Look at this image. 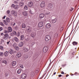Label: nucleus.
<instances>
[{"label": "nucleus", "instance_id": "1", "mask_svg": "<svg viewBox=\"0 0 79 79\" xmlns=\"http://www.w3.org/2000/svg\"><path fill=\"white\" fill-rule=\"evenodd\" d=\"M11 13L13 16H15V17H17V15L18 14L16 11H15V10H12L11 11Z\"/></svg>", "mask_w": 79, "mask_h": 79}, {"label": "nucleus", "instance_id": "2", "mask_svg": "<svg viewBox=\"0 0 79 79\" xmlns=\"http://www.w3.org/2000/svg\"><path fill=\"white\" fill-rule=\"evenodd\" d=\"M51 39V37L49 35H46V37H45V40L46 41L48 42V41H50V39Z\"/></svg>", "mask_w": 79, "mask_h": 79}, {"label": "nucleus", "instance_id": "3", "mask_svg": "<svg viewBox=\"0 0 79 79\" xmlns=\"http://www.w3.org/2000/svg\"><path fill=\"white\" fill-rule=\"evenodd\" d=\"M48 48L47 46H45L43 50V52L44 53H46L47 51H48Z\"/></svg>", "mask_w": 79, "mask_h": 79}, {"label": "nucleus", "instance_id": "4", "mask_svg": "<svg viewBox=\"0 0 79 79\" xmlns=\"http://www.w3.org/2000/svg\"><path fill=\"white\" fill-rule=\"evenodd\" d=\"M26 74L25 73L22 74L21 76V79H25V78H26Z\"/></svg>", "mask_w": 79, "mask_h": 79}, {"label": "nucleus", "instance_id": "5", "mask_svg": "<svg viewBox=\"0 0 79 79\" xmlns=\"http://www.w3.org/2000/svg\"><path fill=\"white\" fill-rule=\"evenodd\" d=\"M40 6L41 8H44L45 6V3L44 2H42L40 3Z\"/></svg>", "mask_w": 79, "mask_h": 79}, {"label": "nucleus", "instance_id": "6", "mask_svg": "<svg viewBox=\"0 0 79 79\" xmlns=\"http://www.w3.org/2000/svg\"><path fill=\"white\" fill-rule=\"evenodd\" d=\"M14 40L15 42H17V43H18L19 42V40L16 37H14Z\"/></svg>", "mask_w": 79, "mask_h": 79}, {"label": "nucleus", "instance_id": "7", "mask_svg": "<svg viewBox=\"0 0 79 79\" xmlns=\"http://www.w3.org/2000/svg\"><path fill=\"white\" fill-rule=\"evenodd\" d=\"M43 26L44 23H43V22H40L38 24V27H43Z\"/></svg>", "mask_w": 79, "mask_h": 79}, {"label": "nucleus", "instance_id": "8", "mask_svg": "<svg viewBox=\"0 0 79 79\" xmlns=\"http://www.w3.org/2000/svg\"><path fill=\"white\" fill-rule=\"evenodd\" d=\"M33 5V3L32 2H28V6H29V7H31V6H32Z\"/></svg>", "mask_w": 79, "mask_h": 79}, {"label": "nucleus", "instance_id": "9", "mask_svg": "<svg viewBox=\"0 0 79 79\" xmlns=\"http://www.w3.org/2000/svg\"><path fill=\"white\" fill-rule=\"evenodd\" d=\"M44 16L45 15L43 14H41L39 15V18L40 19H42V18H44Z\"/></svg>", "mask_w": 79, "mask_h": 79}, {"label": "nucleus", "instance_id": "10", "mask_svg": "<svg viewBox=\"0 0 79 79\" xmlns=\"http://www.w3.org/2000/svg\"><path fill=\"white\" fill-rule=\"evenodd\" d=\"M23 45H24V43L23 42H20L18 46H19V47H22L23 46Z\"/></svg>", "mask_w": 79, "mask_h": 79}, {"label": "nucleus", "instance_id": "11", "mask_svg": "<svg viewBox=\"0 0 79 79\" xmlns=\"http://www.w3.org/2000/svg\"><path fill=\"white\" fill-rule=\"evenodd\" d=\"M46 27L48 29H49L51 27V24L50 23H48L46 25Z\"/></svg>", "mask_w": 79, "mask_h": 79}, {"label": "nucleus", "instance_id": "12", "mask_svg": "<svg viewBox=\"0 0 79 79\" xmlns=\"http://www.w3.org/2000/svg\"><path fill=\"white\" fill-rule=\"evenodd\" d=\"M23 51L24 52H27L29 51V49L26 48H23Z\"/></svg>", "mask_w": 79, "mask_h": 79}, {"label": "nucleus", "instance_id": "13", "mask_svg": "<svg viewBox=\"0 0 79 79\" xmlns=\"http://www.w3.org/2000/svg\"><path fill=\"white\" fill-rule=\"evenodd\" d=\"M9 54V52L6 51L4 52V55L5 56L7 57L8 56V55Z\"/></svg>", "mask_w": 79, "mask_h": 79}, {"label": "nucleus", "instance_id": "14", "mask_svg": "<svg viewBox=\"0 0 79 79\" xmlns=\"http://www.w3.org/2000/svg\"><path fill=\"white\" fill-rule=\"evenodd\" d=\"M17 56L18 58H19L21 57V53L20 52H19L17 53Z\"/></svg>", "mask_w": 79, "mask_h": 79}, {"label": "nucleus", "instance_id": "15", "mask_svg": "<svg viewBox=\"0 0 79 79\" xmlns=\"http://www.w3.org/2000/svg\"><path fill=\"white\" fill-rule=\"evenodd\" d=\"M27 30L28 33H30L31 32V29L29 27L27 28Z\"/></svg>", "mask_w": 79, "mask_h": 79}, {"label": "nucleus", "instance_id": "16", "mask_svg": "<svg viewBox=\"0 0 79 79\" xmlns=\"http://www.w3.org/2000/svg\"><path fill=\"white\" fill-rule=\"evenodd\" d=\"M23 16H26L27 15V12L26 11H24L23 12Z\"/></svg>", "mask_w": 79, "mask_h": 79}, {"label": "nucleus", "instance_id": "17", "mask_svg": "<svg viewBox=\"0 0 79 79\" xmlns=\"http://www.w3.org/2000/svg\"><path fill=\"white\" fill-rule=\"evenodd\" d=\"M48 7L49 8H52L53 7V5L52 4H49Z\"/></svg>", "mask_w": 79, "mask_h": 79}, {"label": "nucleus", "instance_id": "18", "mask_svg": "<svg viewBox=\"0 0 79 79\" xmlns=\"http://www.w3.org/2000/svg\"><path fill=\"white\" fill-rule=\"evenodd\" d=\"M4 37H7V38H9L10 39V37L9 36V35H8V34H5L4 35Z\"/></svg>", "mask_w": 79, "mask_h": 79}, {"label": "nucleus", "instance_id": "19", "mask_svg": "<svg viewBox=\"0 0 79 79\" xmlns=\"http://www.w3.org/2000/svg\"><path fill=\"white\" fill-rule=\"evenodd\" d=\"M9 52L10 53V54L12 55V54H13V53L14 52V51L11 49H10L9 51Z\"/></svg>", "mask_w": 79, "mask_h": 79}, {"label": "nucleus", "instance_id": "20", "mask_svg": "<svg viewBox=\"0 0 79 79\" xmlns=\"http://www.w3.org/2000/svg\"><path fill=\"white\" fill-rule=\"evenodd\" d=\"M16 61H13L12 62V66H15L16 64Z\"/></svg>", "mask_w": 79, "mask_h": 79}, {"label": "nucleus", "instance_id": "21", "mask_svg": "<svg viewBox=\"0 0 79 79\" xmlns=\"http://www.w3.org/2000/svg\"><path fill=\"white\" fill-rule=\"evenodd\" d=\"M50 13L49 11V10L47 9L46 10V13H45V15H49L50 14Z\"/></svg>", "mask_w": 79, "mask_h": 79}, {"label": "nucleus", "instance_id": "22", "mask_svg": "<svg viewBox=\"0 0 79 79\" xmlns=\"http://www.w3.org/2000/svg\"><path fill=\"white\" fill-rule=\"evenodd\" d=\"M77 44H78V43L76 41H73L72 42V44L73 45H77Z\"/></svg>", "mask_w": 79, "mask_h": 79}, {"label": "nucleus", "instance_id": "23", "mask_svg": "<svg viewBox=\"0 0 79 79\" xmlns=\"http://www.w3.org/2000/svg\"><path fill=\"white\" fill-rule=\"evenodd\" d=\"M56 22V18H55L52 20V23H55Z\"/></svg>", "mask_w": 79, "mask_h": 79}, {"label": "nucleus", "instance_id": "24", "mask_svg": "<svg viewBox=\"0 0 79 79\" xmlns=\"http://www.w3.org/2000/svg\"><path fill=\"white\" fill-rule=\"evenodd\" d=\"M8 30L9 32H11V31H12V28L11 27H9L8 28Z\"/></svg>", "mask_w": 79, "mask_h": 79}, {"label": "nucleus", "instance_id": "25", "mask_svg": "<svg viewBox=\"0 0 79 79\" xmlns=\"http://www.w3.org/2000/svg\"><path fill=\"white\" fill-rule=\"evenodd\" d=\"M24 39V35H21L20 36V40H23Z\"/></svg>", "mask_w": 79, "mask_h": 79}, {"label": "nucleus", "instance_id": "26", "mask_svg": "<svg viewBox=\"0 0 79 79\" xmlns=\"http://www.w3.org/2000/svg\"><path fill=\"white\" fill-rule=\"evenodd\" d=\"M2 63H4V64H6L7 63V61H6V60H3L2 61Z\"/></svg>", "mask_w": 79, "mask_h": 79}, {"label": "nucleus", "instance_id": "27", "mask_svg": "<svg viewBox=\"0 0 79 79\" xmlns=\"http://www.w3.org/2000/svg\"><path fill=\"white\" fill-rule=\"evenodd\" d=\"M23 2L22 1L20 2L19 3L20 6H23Z\"/></svg>", "mask_w": 79, "mask_h": 79}, {"label": "nucleus", "instance_id": "28", "mask_svg": "<svg viewBox=\"0 0 79 79\" xmlns=\"http://www.w3.org/2000/svg\"><path fill=\"white\" fill-rule=\"evenodd\" d=\"M18 8H19V6L16 5L15 6L14 8H15V9H18Z\"/></svg>", "mask_w": 79, "mask_h": 79}, {"label": "nucleus", "instance_id": "29", "mask_svg": "<svg viewBox=\"0 0 79 79\" xmlns=\"http://www.w3.org/2000/svg\"><path fill=\"white\" fill-rule=\"evenodd\" d=\"M22 28H26V25L24 23H23L22 24Z\"/></svg>", "mask_w": 79, "mask_h": 79}, {"label": "nucleus", "instance_id": "30", "mask_svg": "<svg viewBox=\"0 0 79 79\" xmlns=\"http://www.w3.org/2000/svg\"><path fill=\"white\" fill-rule=\"evenodd\" d=\"M58 33H55V34L54 35V37L55 38H56L57 37H58Z\"/></svg>", "mask_w": 79, "mask_h": 79}, {"label": "nucleus", "instance_id": "31", "mask_svg": "<svg viewBox=\"0 0 79 79\" xmlns=\"http://www.w3.org/2000/svg\"><path fill=\"white\" fill-rule=\"evenodd\" d=\"M21 73V69H19L17 71V73L18 74H19L20 73Z\"/></svg>", "mask_w": 79, "mask_h": 79}, {"label": "nucleus", "instance_id": "32", "mask_svg": "<svg viewBox=\"0 0 79 79\" xmlns=\"http://www.w3.org/2000/svg\"><path fill=\"white\" fill-rule=\"evenodd\" d=\"M4 22V23L5 24V25H7V24H8V22H7L6 21V20H4L3 21Z\"/></svg>", "mask_w": 79, "mask_h": 79}, {"label": "nucleus", "instance_id": "33", "mask_svg": "<svg viewBox=\"0 0 79 79\" xmlns=\"http://www.w3.org/2000/svg\"><path fill=\"white\" fill-rule=\"evenodd\" d=\"M16 35L17 36V37H19L20 36V33L18 32L16 33Z\"/></svg>", "mask_w": 79, "mask_h": 79}, {"label": "nucleus", "instance_id": "34", "mask_svg": "<svg viewBox=\"0 0 79 79\" xmlns=\"http://www.w3.org/2000/svg\"><path fill=\"white\" fill-rule=\"evenodd\" d=\"M6 20L7 21V22H8V23H10V19L8 18H7L6 19Z\"/></svg>", "mask_w": 79, "mask_h": 79}, {"label": "nucleus", "instance_id": "35", "mask_svg": "<svg viewBox=\"0 0 79 79\" xmlns=\"http://www.w3.org/2000/svg\"><path fill=\"white\" fill-rule=\"evenodd\" d=\"M3 39H4V40H7V39H9L8 38H7V37L3 36L2 37Z\"/></svg>", "mask_w": 79, "mask_h": 79}, {"label": "nucleus", "instance_id": "36", "mask_svg": "<svg viewBox=\"0 0 79 79\" xmlns=\"http://www.w3.org/2000/svg\"><path fill=\"white\" fill-rule=\"evenodd\" d=\"M30 43L28 44V46L29 47H32V44L31 43V41L29 42Z\"/></svg>", "mask_w": 79, "mask_h": 79}, {"label": "nucleus", "instance_id": "37", "mask_svg": "<svg viewBox=\"0 0 79 79\" xmlns=\"http://www.w3.org/2000/svg\"><path fill=\"white\" fill-rule=\"evenodd\" d=\"M27 9H28L27 6H25L24 7V10H27Z\"/></svg>", "mask_w": 79, "mask_h": 79}, {"label": "nucleus", "instance_id": "38", "mask_svg": "<svg viewBox=\"0 0 79 79\" xmlns=\"http://www.w3.org/2000/svg\"><path fill=\"white\" fill-rule=\"evenodd\" d=\"M0 24L2 26H5V25L3 23H2V22H0Z\"/></svg>", "mask_w": 79, "mask_h": 79}, {"label": "nucleus", "instance_id": "39", "mask_svg": "<svg viewBox=\"0 0 79 79\" xmlns=\"http://www.w3.org/2000/svg\"><path fill=\"white\" fill-rule=\"evenodd\" d=\"M31 37H33V38H34V37H35V36H34V34L33 33H31Z\"/></svg>", "mask_w": 79, "mask_h": 79}, {"label": "nucleus", "instance_id": "40", "mask_svg": "<svg viewBox=\"0 0 79 79\" xmlns=\"http://www.w3.org/2000/svg\"><path fill=\"white\" fill-rule=\"evenodd\" d=\"M13 47H15L16 46V43H14L13 44Z\"/></svg>", "mask_w": 79, "mask_h": 79}, {"label": "nucleus", "instance_id": "41", "mask_svg": "<svg viewBox=\"0 0 79 79\" xmlns=\"http://www.w3.org/2000/svg\"><path fill=\"white\" fill-rule=\"evenodd\" d=\"M25 58L26 59H27L28 58V57H29V56L27 55H25Z\"/></svg>", "mask_w": 79, "mask_h": 79}, {"label": "nucleus", "instance_id": "42", "mask_svg": "<svg viewBox=\"0 0 79 79\" xmlns=\"http://www.w3.org/2000/svg\"><path fill=\"white\" fill-rule=\"evenodd\" d=\"M35 74V73H34V72H32L31 73V76H34V75Z\"/></svg>", "mask_w": 79, "mask_h": 79}, {"label": "nucleus", "instance_id": "43", "mask_svg": "<svg viewBox=\"0 0 79 79\" xmlns=\"http://www.w3.org/2000/svg\"><path fill=\"white\" fill-rule=\"evenodd\" d=\"M0 49L1 50H3V46H0Z\"/></svg>", "mask_w": 79, "mask_h": 79}, {"label": "nucleus", "instance_id": "44", "mask_svg": "<svg viewBox=\"0 0 79 79\" xmlns=\"http://www.w3.org/2000/svg\"><path fill=\"white\" fill-rule=\"evenodd\" d=\"M13 33L14 35H16V31H13Z\"/></svg>", "mask_w": 79, "mask_h": 79}, {"label": "nucleus", "instance_id": "45", "mask_svg": "<svg viewBox=\"0 0 79 79\" xmlns=\"http://www.w3.org/2000/svg\"><path fill=\"white\" fill-rule=\"evenodd\" d=\"M15 5L14 4H12V5H11V8H12V7H13V8H14V7H15Z\"/></svg>", "mask_w": 79, "mask_h": 79}, {"label": "nucleus", "instance_id": "46", "mask_svg": "<svg viewBox=\"0 0 79 79\" xmlns=\"http://www.w3.org/2000/svg\"><path fill=\"white\" fill-rule=\"evenodd\" d=\"M20 67L22 69H23V68H24V66H23V65H21L20 66Z\"/></svg>", "mask_w": 79, "mask_h": 79}, {"label": "nucleus", "instance_id": "47", "mask_svg": "<svg viewBox=\"0 0 79 79\" xmlns=\"http://www.w3.org/2000/svg\"><path fill=\"white\" fill-rule=\"evenodd\" d=\"M8 16H9V17H10V18L11 19H13V18H12V17H12V16H11V15H10L9 14L8 15Z\"/></svg>", "mask_w": 79, "mask_h": 79}, {"label": "nucleus", "instance_id": "48", "mask_svg": "<svg viewBox=\"0 0 79 79\" xmlns=\"http://www.w3.org/2000/svg\"><path fill=\"white\" fill-rule=\"evenodd\" d=\"M15 48L16 50H18L19 48L18 47L16 46L15 47Z\"/></svg>", "mask_w": 79, "mask_h": 79}, {"label": "nucleus", "instance_id": "49", "mask_svg": "<svg viewBox=\"0 0 79 79\" xmlns=\"http://www.w3.org/2000/svg\"><path fill=\"white\" fill-rule=\"evenodd\" d=\"M0 56H3V53L2 52H0Z\"/></svg>", "mask_w": 79, "mask_h": 79}, {"label": "nucleus", "instance_id": "50", "mask_svg": "<svg viewBox=\"0 0 79 79\" xmlns=\"http://www.w3.org/2000/svg\"><path fill=\"white\" fill-rule=\"evenodd\" d=\"M10 13V11L8 10L7 11V14H9Z\"/></svg>", "mask_w": 79, "mask_h": 79}, {"label": "nucleus", "instance_id": "51", "mask_svg": "<svg viewBox=\"0 0 79 79\" xmlns=\"http://www.w3.org/2000/svg\"><path fill=\"white\" fill-rule=\"evenodd\" d=\"M3 29V27H0V31H2V30Z\"/></svg>", "mask_w": 79, "mask_h": 79}, {"label": "nucleus", "instance_id": "52", "mask_svg": "<svg viewBox=\"0 0 79 79\" xmlns=\"http://www.w3.org/2000/svg\"><path fill=\"white\" fill-rule=\"evenodd\" d=\"M14 3H16V4H18V2L16 1H15L14 2Z\"/></svg>", "mask_w": 79, "mask_h": 79}, {"label": "nucleus", "instance_id": "53", "mask_svg": "<svg viewBox=\"0 0 79 79\" xmlns=\"http://www.w3.org/2000/svg\"><path fill=\"white\" fill-rule=\"evenodd\" d=\"M10 42V41H9L7 42V44L8 45H9V44Z\"/></svg>", "mask_w": 79, "mask_h": 79}, {"label": "nucleus", "instance_id": "54", "mask_svg": "<svg viewBox=\"0 0 79 79\" xmlns=\"http://www.w3.org/2000/svg\"><path fill=\"white\" fill-rule=\"evenodd\" d=\"M7 31H6V30H5V31H4V33H7Z\"/></svg>", "mask_w": 79, "mask_h": 79}, {"label": "nucleus", "instance_id": "55", "mask_svg": "<svg viewBox=\"0 0 79 79\" xmlns=\"http://www.w3.org/2000/svg\"><path fill=\"white\" fill-rule=\"evenodd\" d=\"M8 75V73H6L5 74V76L6 77Z\"/></svg>", "mask_w": 79, "mask_h": 79}, {"label": "nucleus", "instance_id": "56", "mask_svg": "<svg viewBox=\"0 0 79 79\" xmlns=\"http://www.w3.org/2000/svg\"><path fill=\"white\" fill-rule=\"evenodd\" d=\"M78 73H75L74 74V75H76V76H77V75H78Z\"/></svg>", "mask_w": 79, "mask_h": 79}, {"label": "nucleus", "instance_id": "57", "mask_svg": "<svg viewBox=\"0 0 79 79\" xmlns=\"http://www.w3.org/2000/svg\"><path fill=\"white\" fill-rule=\"evenodd\" d=\"M6 16L5 15L4 17L2 18V19H5Z\"/></svg>", "mask_w": 79, "mask_h": 79}, {"label": "nucleus", "instance_id": "58", "mask_svg": "<svg viewBox=\"0 0 79 79\" xmlns=\"http://www.w3.org/2000/svg\"><path fill=\"white\" fill-rule=\"evenodd\" d=\"M31 45H32V46H33V45H34V43H31Z\"/></svg>", "mask_w": 79, "mask_h": 79}, {"label": "nucleus", "instance_id": "59", "mask_svg": "<svg viewBox=\"0 0 79 79\" xmlns=\"http://www.w3.org/2000/svg\"><path fill=\"white\" fill-rule=\"evenodd\" d=\"M1 35H2V36L4 35V34H3V33H1Z\"/></svg>", "mask_w": 79, "mask_h": 79}, {"label": "nucleus", "instance_id": "60", "mask_svg": "<svg viewBox=\"0 0 79 79\" xmlns=\"http://www.w3.org/2000/svg\"><path fill=\"white\" fill-rule=\"evenodd\" d=\"M61 74H64V72H63V71H62L61 72Z\"/></svg>", "mask_w": 79, "mask_h": 79}, {"label": "nucleus", "instance_id": "61", "mask_svg": "<svg viewBox=\"0 0 79 79\" xmlns=\"http://www.w3.org/2000/svg\"><path fill=\"white\" fill-rule=\"evenodd\" d=\"M62 76V75H58V77H61Z\"/></svg>", "mask_w": 79, "mask_h": 79}, {"label": "nucleus", "instance_id": "62", "mask_svg": "<svg viewBox=\"0 0 79 79\" xmlns=\"http://www.w3.org/2000/svg\"><path fill=\"white\" fill-rule=\"evenodd\" d=\"M55 74H56V72L54 73H53V74L52 75V76H53V75H55Z\"/></svg>", "mask_w": 79, "mask_h": 79}, {"label": "nucleus", "instance_id": "63", "mask_svg": "<svg viewBox=\"0 0 79 79\" xmlns=\"http://www.w3.org/2000/svg\"><path fill=\"white\" fill-rule=\"evenodd\" d=\"M74 10V8H72L71 9V11H73Z\"/></svg>", "mask_w": 79, "mask_h": 79}, {"label": "nucleus", "instance_id": "64", "mask_svg": "<svg viewBox=\"0 0 79 79\" xmlns=\"http://www.w3.org/2000/svg\"><path fill=\"white\" fill-rule=\"evenodd\" d=\"M65 65H66V64H62V66H64Z\"/></svg>", "mask_w": 79, "mask_h": 79}]
</instances>
